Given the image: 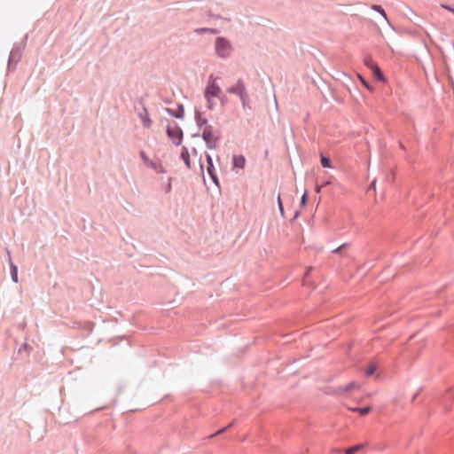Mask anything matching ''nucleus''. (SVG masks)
<instances>
[{
    "instance_id": "1",
    "label": "nucleus",
    "mask_w": 454,
    "mask_h": 454,
    "mask_svg": "<svg viewBox=\"0 0 454 454\" xmlns=\"http://www.w3.org/2000/svg\"><path fill=\"white\" fill-rule=\"evenodd\" d=\"M201 137L207 149H215L221 139V131L217 129H214L212 125H206L203 129Z\"/></svg>"
},
{
    "instance_id": "2",
    "label": "nucleus",
    "mask_w": 454,
    "mask_h": 454,
    "mask_svg": "<svg viewBox=\"0 0 454 454\" xmlns=\"http://www.w3.org/2000/svg\"><path fill=\"white\" fill-rule=\"evenodd\" d=\"M215 54L221 59H227L232 52L231 42L223 36H218L215 41Z\"/></svg>"
},
{
    "instance_id": "3",
    "label": "nucleus",
    "mask_w": 454,
    "mask_h": 454,
    "mask_svg": "<svg viewBox=\"0 0 454 454\" xmlns=\"http://www.w3.org/2000/svg\"><path fill=\"white\" fill-rule=\"evenodd\" d=\"M27 39V35H26L21 43H14V45L10 52V56H9V59H8V69L10 71H13L15 69V67H12V64L13 62L18 63L20 60V59L22 57L23 49L26 46Z\"/></svg>"
},
{
    "instance_id": "4",
    "label": "nucleus",
    "mask_w": 454,
    "mask_h": 454,
    "mask_svg": "<svg viewBox=\"0 0 454 454\" xmlns=\"http://www.w3.org/2000/svg\"><path fill=\"white\" fill-rule=\"evenodd\" d=\"M167 135L175 145H180L183 142L184 133L177 123L168 125Z\"/></svg>"
},
{
    "instance_id": "5",
    "label": "nucleus",
    "mask_w": 454,
    "mask_h": 454,
    "mask_svg": "<svg viewBox=\"0 0 454 454\" xmlns=\"http://www.w3.org/2000/svg\"><path fill=\"white\" fill-rule=\"evenodd\" d=\"M222 93V90L216 82V78L211 74L204 91L205 98H216Z\"/></svg>"
},
{
    "instance_id": "6",
    "label": "nucleus",
    "mask_w": 454,
    "mask_h": 454,
    "mask_svg": "<svg viewBox=\"0 0 454 454\" xmlns=\"http://www.w3.org/2000/svg\"><path fill=\"white\" fill-rule=\"evenodd\" d=\"M206 160H207V172L208 176H210L213 183L217 186L220 187L219 179L217 177L215 168L213 163V159L210 154L206 153Z\"/></svg>"
},
{
    "instance_id": "7",
    "label": "nucleus",
    "mask_w": 454,
    "mask_h": 454,
    "mask_svg": "<svg viewBox=\"0 0 454 454\" xmlns=\"http://www.w3.org/2000/svg\"><path fill=\"white\" fill-rule=\"evenodd\" d=\"M227 92L238 96L239 98L247 94L246 85L242 79H239L237 82L227 89Z\"/></svg>"
},
{
    "instance_id": "8",
    "label": "nucleus",
    "mask_w": 454,
    "mask_h": 454,
    "mask_svg": "<svg viewBox=\"0 0 454 454\" xmlns=\"http://www.w3.org/2000/svg\"><path fill=\"white\" fill-rule=\"evenodd\" d=\"M139 154H140L142 160L147 167L152 168L157 173H165L166 172L165 168H163V166L161 164H158V163L152 161L147 157V155L145 154V153L144 151H140Z\"/></svg>"
},
{
    "instance_id": "9",
    "label": "nucleus",
    "mask_w": 454,
    "mask_h": 454,
    "mask_svg": "<svg viewBox=\"0 0 454 454\" xmlns=\"http://www.w3.org/2000/svg\"><path fill=\"white\" fill-rule=\"evenodd\" d=\"M6 254H7L8 261H9L10 273H11L12 280L14 283H18L19 282L18 267L12 262V257H11V251L8 248H6Z\"/></svg>"
},
{
    "instance_id": "10",
    "label": "nucleus",
    "mask_w": 454,
    "mask_h": 454,
    "mask_svg": "<svg viewBox=\"0 0 454 454\" xmlns=\"http://www.w3.org/2000/svg\"><path fill=\"white\" fill-rule=\"evenodd\" d=\"M166 112L172 117L183 119L184 117V107L182 104H177L176 111L171 108H166Z\"/></svg>"
},
{
    "instance_id": "11",
    "label": "nucleus",
    "mask_w": 454,
    "mask_h": 454,
    "mask_svg": "<svg viewBox=\"0 0 454 454\" xmlns=\"http://www.w3.org/2000/svg\"><path fill=\"white\" fill-rule=\"evenodd\" d=\"M371 64H372L371 70H372L373 77L377 81H384L385 80L384 74L381 72L379 66L377 64H375L374 62H371Z\"/></svg>"
},
{
    "instance_id": "12",
    "label": "nucleus",
    "mask_w": 454,
    "mask_h": 454,
    "mask_svg": "<svg viewBox=\"0 0 454 454\" xmlns=\"http://www.w3.org/2000/svg\"><path fill=\"white\" fill-rule=\"evenodd\" d=\"M194 119H195L196 124L200 129H202V127L205 128L206 125H208L207 119L203 118L201 116V113L197 109L195 110V113H194Z\"/></svg>"
},
{
    "instance_id": "13",
    "label": "nucleus",
    "mask_w": 454,
    "mask_h": 454,
    "mask_svg": "<svg viewBox=\"0 0 454 454\" xmlns=\"http://www.w3.org/2000/svg\"><path fill=\"white\" fill-rule=\"evenodd\" d=\"M232 162H233L234 168L242 169L245 167L246 159L243 155H233Z\"/></svg>"
},
{
    "instance_id": "14",
    "label": "nucleus",
    "mask_w": 454,
    "mask_h": 454,
    "mask_svg": "<svg viewBox=\"0 0 454 454\" xmlns=\"http://www.w3.org/2000/svg\"><path fill=\"white\" fill-rule=\"evenodd\" d=\"M357 387V384L355 382V381H352V382H349L348 384L343 386V387H339L337 389H336V393L337 394H343L345 392H350L354 389H356Z\"/></svg>"
},
{
    "instance_id": "15",
    "label": "nucleus",
    "mask_w": 454,
    "mask_h": 454,
    "mask_svg": "<svg viewBox=\"0 0 454 454\" xmlns=\"http://www.w3.org/2000/svg\"><path fill=\"white\" fill-rule=\"evenodd\" d=\"M180 158L184 160L185 166L190 168H191V160L190 153L188 149L185 146H183L181 149Z\"/></svg>"
},
{
    "instance_id": "16",
    "label": "nucleus",
    "mask_w": 454,
    "mask_h": 454,
    "mask_svg": "<svg viewBox=\"0 0 454 454\" xmlns=\"http://www.w3.org/2000/svg\"><path fill=\"white\" fill-rule=\"evenodd\" d=\"M351 411L354 412H357L362 416H364V415H367L372 411V408L370 406L355 407V408H352Z\"/></svg>"
},
{
    "instance_id": "17",
    "label": "nucleus",
    "mask_w": 454,
    "mask_h": 454,
    "mask_svg": "<svg viewBox=\"0 0 454 454\" xmlns=\"http://www.w3.org/2000/svg\"><path fill=\"white\" fill-rule=\"evenodd\" d=\"M197 35H201L203 33H210V34H217L218 30L215 28H208V27H199L194 31Z\"/></svg>"
},
{
    "instance_id": "18",
    "label": "nucleus",
    "mask_w": 454,
    "mask_h": 454,
    "mask_svg": "<svg viewBox=\"0 0 454 454\" xmlns=\"http://www.w3.org/2000/svg\"><path fill=\"white\" fill-rule=\"evenodd\" d=\"M364 448L363 443H358L345 450V454H355Z\"/></svg>"
},
{
    "instance_id": "19",
    "label": "nucleus",
    "mask_w": 454,
    "mask_h": 454,
    "mask_svg": "<svg viewBox=\"0 0 454 454\" xmlns=\"http://www.w3.org/2000/svg\"><path fill=\"white\" fill-rule=\"evenodd\" d=\"M372 9L377 12H379L386 20H387V16L385 12V10L382 8L381 5L379 4H372Z\"/></svg>"
},
{
    "instance_id": "20",
    "label": "nucleus",
    "mask_w": 454,
    "mask_h": 454,
    "mask_svg": "<svg viewBox=\"0 0 454 454\" xmlns=\"http://www.w3.org/2000/svg\"><path fill=\"white\" fill-rule=\"evenodd\" d=\"M320 163L323 168H332L331 160L326 156L321 155Z\"/></svg>"
},
{
    "instance_id": "21",
    "label": "nucleus",
    "mask_w": 454,
    "mask_h": 454,
    "mask_svg": "<svg viewBox=\"0 0 454 454\" xmlns=\"http://www.w3.org/2000/svg\"><path fill=\"white\" fill-rule=\"evenodd\" d=\"M376 370H377V366H376L375 364H370V365L365 369V372H364L365 376H366V377H371V376H372V375L375 373Z\"/></svg>"
},
{
    "instance_id": "22",
    "label": "nucleus",
    "mask_w": 454,
    "mask_h": 454,
    "mask_svg": "<svg viewBox=\"0 0 454 454\" xmlns=\"http://www.w3.org/2000/svg\"><path fill=\"white\" fill-rule=\"evenodd\" d=\"M240 99V102H241V105H242V107L244 108V110L247 109V107L250 108V106H248V99H249V95L248 93L241 96L239 98Z\"/></svg>"
},
{
    "instance_id": "23",
    "label": "nucleus",
    "mask_w": 454,
    "mask_h": 454,
    "mask_svg": "<svg viewBox=\"0 0 454 454\" xmlns=\"http://www.w3.org/2000/svg\"><path fill=\"white\" fill-rule=\"evenodd\" d=\"M144 109V112L145 114V115H147V110L145 107L143 108ZM140 117L142 119V121H143V125L146 128L150 127L151 125V120L150 118H148V116H146L145 118L143 117L142 114H140Z\"/></svg>"
},
{
    "instance_id": "24",
    "label": "nucleus",
    "mask_w": 454,
    "mask_h": 454,
    "mask_svg": "<svg viewBox=\"0 0 454 454\" xmlns=\"http://www.w3.org/2000/svg\"><path fill=\"white\" fill-rule=\"evenodd\" d=\"M348 246V243H343V244H341L340 246H339L337 248L333 249L332 252H333V254H342L343 256H345L346 254H343V253H342V251H343V249H344L345 247H347Z\"/></svg>"
},
{
    "instance_id": "25",
    "label": "nucleus",
    "mask_w": 454,
    "mask_h": 454,
    "mask_svg": "<svg viewBox=\"0 0 454 454\" xmlns=\"http://www.w3.org/2000/svg\"><path fill=\"white\" fill-rule=\"evenodd\" d=\"M205 98L207 103V109L213 110L215 108V102L212 99L213 98Z\"/></svg>"
},
{
    "instance_id": "26",
    "label": "nucleus",
    "mask_w": 454,
    "mask_h": 454,
    "mask_svg": "<svg viewBox=\"0 0 454 454\" xmlns=\"http://www.w3.org/2000/svg\"><path fill=\"white\" fill-rule=\"evenodd\" d=\"M358 77H359V79H360V81H361L362 84H363L365 88H367L369 90H372V88L371 87V85L369 84V82H367V81H366L363 76L358 75Z\"/></svg>"
},
{
    "instance_id": "27",
    "label": "nucleus",
    "mask_w": 454,
    "mask_h": 454,
    "mask_svg": "<svg viewBox=\"0 0 454 454\" xmlns=\"http://www.w3.org/2000/svg\"><path fill=\"white\" fill-rule=\"evenodd\" d=\"M232 425H233V422L230 423L227 427H223V428L219 429V430L215 434V435L223 434V432H225L229 427H231ZM213 436H214V434H212L210 437H213Z\"/></svg>"
},
{
    "instance_id": "28",
    "label": "nucleus",
    "mask_w": 454,
    "mask_h": 454,
    "mask_svg": "<svg viewBox=\"0 0 454 454\" xmlns=\"http://www.w3.org/2000/svg\"><path fill=\"white\" fill-rule=\"evenodd\" d=\"M217 98H219L222 106H224L228 101L227 97L225 95H222V93L219 94V97Z\"/></svg>"
},
{
    "instance_id": "29",
    "label": "nucleus",
    "mask_w": 454,
    "mask_h": 454,
    "mask_svg": "<svg viewBox=\"0 0 454 454\" xmlns=\"http://www.w3.org/2000/svg\"><path fill=\"white\" fill-rule=\"evenodd\" d=\"M278 206L281 215H284V207H283V204H282L280 196L278 197Z\"/></svg>"
},
{
    "instance_id": "30",
    "label": "nucleus",
    "mask_w": 454,
    "mask_h": 454,
    "mask_svg": "<svg viewBox=\"0 0 454 454\" xmlns=\"http://www.w3.org/2000/svg\"><path fill=\"white\" fill-rule=\"evenodd\" d=\"M307 203V192L305 191L301 198V205L305 206Z\"/></svg>"
},
{
    "instance_id": "31",
    "label": "nucleus",
    "mask_w": 454,
    "mask_h": 454,
    "mask_svg": "<svg viewBox=\"0 0 454 454\" xmlns=\"http://www.w3.org/2000/svg\"><path fill=\"white\" fill-rule=\"evenodd\" d=\"M371 62H373V61L372 60V59H368V58H366V59H364V63H365L366 67H369L370 69H371V67H372Z\"/></svg>"
},
{
    "instance_id": "32",
    "label": "nucleus",
    "mask_w": 454,
    "mask_h": 454,
    "mask_svg": "<svg viewBox=\"0 0 454 454\" xmlns=\"http://www.w3.org/2000/svg\"><path fill=\"white\" fill-rule=\"evenodd\" d=\"M442 7H443L444 9L449 10V11L453 12L454 8H452V7H450L449 5L442 4Z\"/></svg>"
},
{
    "instance_id": "33",
    "label": "nucleus",
    "mask_w": 454,
    "mask_h": 454,
    "mask_svg": "<svg viewBox=\"0 0 454 454\" xmlns=\"http://www.w3.org/2000/svg\"><path fill=\"white\" fill-rule=\"evenodd\" d=\"M375 187H376V181H372L371 184H370V186H369V190L370 189H373L375 190Z\"/></svg>"
},
{
    "instance_id": "34",
    "label": "nucleus",
    "mask_w": 454,
    "mask_h": 454,
    "mask_svg": "<svg viewBox=\"0 0 454 454\" xmlns=\"http://www.w3.org/2000/svg\"><path fill=\"white\" fill-rule=\"evenodd\" d=\"M330 184H332V182L330 180H328V181L324 182L322 186L325 187V186H327V185H330Z\"/></svg>"
},
{
    "instance_id": "35",
    "label": "nucleus",
    "mask_w": 454,
    "mask_h": 454,
    "mask_svg": "<svg viewBox=\"0 0 454 454\" xmlns=\"http://www.w3.org/2000/svg\"><path fill=\"white\" fill-rule=\"evenodd\" d=\"M322 187H323L322 185L321 186H317L316 187V192L319 193L321 192V188Z\"/></svg>"
},
{
    "instance_id": "36",
    "label": "nucleus",
    "mask_w": 454,
    "mask_h": 454,
    "mask_svg": "<svg viewBox=\"0 0 454 454\" xmlns=\"http://www.w3.org/2000/svg\"><path fill=\"white\" fill-rule=\"evenodd\" d=\"M27 343L23 344V345H22V347H21V348L20 349V351L22 348H24V349H25V348H27Z\"/></svg>"
},
{
    "instance_id": "37",
    "label": "nucleus",
    "mask_w": 454,
    "mask_h": 454,
    "mask_svg": "<svg viewBox=\"0 0 454 454\" xmlns=\"http://www.w3.org/2000/svg\"><path fill=\"white\" fill-rule=\"evenodd\" d=\"M298 215H299V211H295V212H294V218L298 217Z\"/></svg>"
},
{
    "instance_id": "38",
    "label": "nucleus",
    "mask_w": 454,
    "mask_h": 454,
    "mask_svg": "<svg viewBox=\"0 0 454 454\" xmlns=\"http://www.w3.org/2000/svg\"><path fill=\"white\" fill-rule=\"evenodd\" d=\"M311 270V268L308 269L306 273H305V276H308L309 274V271Z\"/></svg>"
},
{
    "instance_id": "39",
    "label": "nucleus",
    "mask_w": 454,
    "mask_h": 454,
    "mask_svg": "<svg viewBox=\"0 0 454 454\" xmlns=\"http://www.w3.org/2000/svg\"><path fill=\"white\" fill-rule=\"evenodd\" d=\"M399 145H400V147H401L402 149H405V147H404V145H403V144L402 142H400V143H399Z\"/></svg>"
},
{
    "instance_id": "40",
    "label": "nucleus",
    "mask_w": 454,
    "mask_h": 454,
    "mask_svg": "<svg viewBox=\"0 0 454 454\" xmlns=\"http://www.w3.org/2000/svg\"><path fill=\"white\" fill-rule=\"evenodd\" d=\"M170 189H171V184H170V183H168V191H170Z\"/></svg>"
},
{
    "instance_id": "41",
    "label": "nucleus",
    "mask_w": 454,
    "mask_h": 454,
    "mask_svg": "<svg viewBox=\"0 0 454 454\" xmlns=\"http://www.w3.org/2000/svg\"><path fill=\"white\" fill-rule=\"evenodd\" d=\"M199 136H200L199 133L193 135V137H199Z\"/></svg>"
},
{
    "instance_id": "42",
    "label": "nucleus",
    "mask_w": 454,
    "mask_h": 454,
    "mask_svg": "<svg viewBox=\"0 0 454 454\" xmlns=\"http://www.w3.org/2000/svg\"><path fill=\"white\" fill-rule=\"evenodd\" d=\"M453 13H454V10H453Z\"/></svg>"
}]
</instances>
